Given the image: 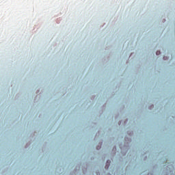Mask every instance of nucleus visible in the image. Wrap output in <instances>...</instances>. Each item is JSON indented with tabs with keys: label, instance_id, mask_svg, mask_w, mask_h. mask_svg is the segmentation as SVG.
<instances>
[{
	"label": "nucleus",
	"instance_id": "obj_3",
	"mask_svg": "<svg viewBox=\"0 0 175 175\" xmlns=\"http://www.w3.org/2000/svg\"><path fill=\"white\" fill-rule=\"evenodd\" d=\"M163 59H167V58H165V57H163Z\"/></svg>",
	"mask_w": 175,
	"mask_h": 175
},
{
	"label": "nucleus",
	"instance_id": "obj_1",
	"mask_svg": "<svg viewBox=\"0 0 175 175\" xmlns=\"http://www.w3.org/2000/svg\"><path fill=\"white\" fill-rule=\"evenodd\" d=\"M156 54H157V55H159V54H161V52H160L159 51H157L156 52Z\"/></svg>",
	"mask_w": 175,
	"mask_h": 175
},
{
	"label": "nucleus",
	"instance_id": "obj_2",
	"mask_svg": "<svg viewBox=\"0 0 175 175\" xmlns=\"http://www.w3.org/2000/svg\"><path fill=\"white\" fill-rule=\"evenodd\" d=\"M96 149H97V150H100V147L98 146V147L96 148Z\"/></svg>",
	"mask_w": 175,
	"mask_h": 175
}]
</instances>
